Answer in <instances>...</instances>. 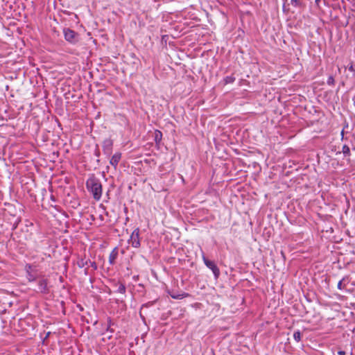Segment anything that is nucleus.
<instances>
[{
    "label": "nucleus",
    "instance_id": "1",
    "mask_svg": "<svg viewBox=\"0 0 355 355\" xmlns=\"http://www.w3.org/2000/svg\"><path fill=\"white\" fill-rule=\"evenodd\" d=\"M87 189L93 195L96 200H99L102 196V184L99 179L92 176L86 182Z\"/></svg>",
    "mask_w": 355,
    "mask_h": 355
},
{
    "label": "nucleus",
    "instance_id": "2",
    "mask_svg": "<svg viewBox=\"0 0 355 355\" xmlns=\"http://www.w3.org/2000/svg\"><path fill=\"white\" fill-rule=\"evenodd\" d=\"M202 259L205 265L212 271L215 279H218L220 276V270L215 262L208 259L204 252H202Z\"/></svg>",
    "mask_w": 355,
    "mask_h": 355
},
{
    "label": "nucleus",
    "instance_id": "3",
    "mask_svg": "<svg viewBox=\"0 0 355 355\" xmlns=\"http://www.w3.org/2000/svg\"><path fill=\"white\" fill-rule=\"evenodd\" d=\"M128 243L132 245V247L138 248L141 245L140 242V236H139V229L136 228L130 236V238L128 240Z\"/></svg>",
    "mask_w": 355,
    "mask_h": 355
},
{
    "label": "nucleus",
    "instance_id": "4",
    "mask_svg": "<svg viewBox=\"0 0 355 355\" xmlns=\"http://www.w3.org/2000/svg\"><path fill=\"white\" fill-rule=\"evenodd\" d=\"M63 33H64V39L67 42H69L71 44H74L78 41V40H77L78 34L74 31H73L70 28H64L63 31Z\"/></svg>",
    "mask_w": 355,
    "mask_h": 355
},
{
    "label": "nucleus",
    "instance_id": "5",
    "mask_svg": "<svg viewBox=\"0 0 355 355\" xmlns=\"http://www.w3.org/2000/svg\"><path fill=\"white\" fill-rule=\"evenodd\" d=\"M113 141L108 138L103 141V151L106 156H110L112 153Z\"/></svg>",
    "mask_w": 355,
    "mask_h": 355
},
{
    "label": "nucleus",
    "instance_id": "6",
    "mask_svg": "<svg viewBox=\"0 0 355 355\" xmlns=\"http://www.w3.org/2000/svg\"><path fill=\"white\" fill-rule=\"evenodd\" d=\"M38 291L42 294H47L49 293V288L48 287V279H40L37 282Z\"/></svg>",
    "mask_w": 355,
    "mask_h": 355
},
{
    "label": "nucleus",
    "instance_id": "7",
    "mask_svg": "<svg viewBox=\"0 0 355 355\" xmlns=\"http://www.w3.org/2000/svg\"><path fill=\"white\" fill-rule=\"evenodd\" d=\"M168 295L175 300H182L184 297H187L190 296V295L188 293L185 292H178L175 291H168Z\"/></svg>",
    "mask_w": 355,
    "mask_h": 355
},
{
    "label": "nucleus",
    "instance_id": "8",
    "mask_svg": "<svg viewBox=\"0 0 355 355\" xmlns=\"http://www.w3.org/2000/svg\"><path fill=\"white\" fill-rule=\"evenodd\" d=\"M121 153H116L112 156V157L110 160V164L112 166H114V168L116 169L119 164V161L121 160Z\"/></svg>",
    "mask_w": 355,
    "mask_h": 355
},
{
    "label": "nucleus",
    "instance_id": "9",
    "mask_svg": "<svg viewBox=\"0 0 355 355\" xmlns=\"http://www.w3.org/2000/svg\"><path fill=\"white\" fill-rule=\"evenodd\" d=\"M26 272V278L29 282H34L36 280V276L33 273L32 266L30 264H27L25 267Z\"/></svg>",
    "mask_w": 355,
    "mask_h": 355
},
{
    "label": "nucleus",
    "instance_id": "10",
    "mask_svg": "<svg viewBox=\"0 0 355 355\" xmlns=\"http://www.w3.org/2000/svg\"><path fill=\"white\" fill-rule=\"evenodd\" d=\"M119 255V250L118 248H114L109 255V263L113 266L115 263L116 259H117Z\"/></svg>",
    "mask_w": 355,
    "mask_h": 355
},
{
    "label": "nucleus",
    "instance_id": "11",
    "mask_svg": "<svg viewBox=\"0 0 355 355\" xmlns=\"http://www.w3.org/2000/svg\"><path fill=\"white\" fill-rule=\"evenodd\" d=\"M348 279L347 277H343L341 280H340L338 283L337 288L338 289L342 291L345 288L346 284L348 283Z\"/></svg>",
    "mask_w": 355,
    "mask_h": 355
},
{
    "label": "nucleus",
    "instance_id": "12",
    "mask_svg": "<svg viewBox=\"0 0 355 355\" xmlns=\"http://www.w3.org/2000/svg\"><path fill=\"white\" fill-rule=\"evenodd\" d=\"M117 289L116 291V293L121 294H125L126 291V287L124 284L119 282L117 284Z\"/></svg>",
    "mask_w": 355,
    "mask_h": 355
},
{
    "label": "nucleus",
    "instance_id": "13",
    "mask_svg": "<svg viewBox=\"0 0 355 355\" xmlns=\"http://www.w3.org/2000/svg\"><path fill=\"white\" fill-rule=\"evenodd\" d=\"M162 133L161 131L159 130H155V135H154V140L155 141L156 144H159L160 143V141H162Z\"/></svg>",
    "mask_w": 355,
    "mask_h": 355
},
{
    "label": "nucleus",
    "instance_id": "14",
    "mask_svg": "<svg viewBox=\"0 0 355 355\" xmlns=\"http://www.w3.org/2000/svg\"><path fill=\"white\" fill-rule=\"evenodd\" d=\"M89 259H80L77 262V265L79 268H84L85 266L89 265Z\"/></svg>",
    "mask_w": 355,
    "mask_h": 355
},
{
    "label": "nucleus",
    "instance_id": "15",
    "mask_svg": "<svg viewBox=\"0 0 355 355\" xmlns=\"http://www.w3.org/2000/svg\"><path fill=\"white\" fill-rule=\"evenodd\" d=\"M235 80L236 78L233 76H227L224 78V82L225 85L233 83L235 81Z\"/></svg>",
    "mask_w": 355,
    "mask_h": 355
},
{
    "label": "nucleus",
    "instance_id": "16",
    "mask_svg": "<svg viewBox=\"0 0 355 355\" xmlns=\"http://www.w3.org/2000/svg\"><path fill=\"white\" fill-rule=\"evenodd\" d=\"M342 152L345 157H349L350 156V148L348 146L344 145L343 146Z\"/></svg>",
    "mask_w": 355,
    "mask_h": 355
},
{
    "label": "nucleus",
    "instance_id": "17",
    "mask_svg": "<svg viewBox=\"0 0 355 355\" xmlns=\"http://www.w3.org/2000/svg\"><path fill=\"white\" fill-rule=\"evenodd\" d=\"M293 338L297 342H300L301 340V332L300 330L295 331L294 332Z\"/></svg>",
    "mask_w": 355,
    "mask_h": 355
},
{
    "label": "nucleus",
    "instance_id": "18",
    "mask_svg": "<svg viewBox=\"0 0 355 355\" xmlns=\"http://www.w3.org/2000/svg\"><path fill=\"white\" fill-rule=\"evenodd\" d=\"M327 85L330 86L334 85V78L332 76H329L327 80Z\"/></svg>",
    "mask_w": 355,
    "mask_h": 355
},
{
    "label": "nucleus",
    "instance_id": "19",
    "mask_svg": "<svg viewBox=\"0 0 355 355\" xmlns=\"http://www.w3.org/2000/svg\"><path fill=\"white\" fill-rule=\"evenodd\" d=\"M89 266H91L92 268H93L94 270H96L97 269V268H98L96 263L95 261H92L90 260H89Z\"/></svg>",
    "mask_w": 355,
    "mask_h": 355
},
{
    "label": "nucleus",
    "instance_id": "20",
    "mask_svg": "<svg viewBox=\"0 0 355 355\" xmlns=\"http://www.w3.org/2000/svg\"><path fill=\"white\" fill-rule=\"evenodd\" d=\"M291 3L292 6L295 7H298L300 6V1L299 0H291Z\"/></svg>",
    "mask_w": 355,
    "mask_h": 355
},
{
    "label": "nucleus",
    "instance_id": "21",
    "mask_svg": "<svg viewBox=\"0 0 355 355\" xmlns=\"http://www.w3.org/2000/svg\"><path fill=\"white\" fill-rule=\"evenodd\" d=\"M94 155L97 157H98L100 156V150L98 148V147L96 148V150H94Z\"/></svg>",
    "mask_w": 355,
    "mask_h": 355
},
{
    "label": "nucleus",
    "instance_id": "22",
    "mask_svg": "<svg viewBox=\"0 0 355 355\" xmlns=\"http://www.w3.org/2000/svg\"><path fill=\"white\" fill-rule=\"evenodd\" d=\"M337 353L338 355H345L346 354L345 351L342 350V349L338 350Z\"/></svg>",
    "mask_w": 355,
    "mask_h": 355
},
{
    "label": "nucleus",
    "instance_id": "23",
    "mask_svg": "<svg viewBox=\"0 0 355 355\" xmlns=\"http://www.w3.org/2000/svg\"><path fill=\"white\" fill-rule=\"evenodd\" d=\"M84 274L85 275H89V268H86L85 270H84Z\"/></svg>",
    "mask_w": 355,
    "mask_h": 355
},
{
    "label": "nucleus",
    "instance_id": "24",
    "mask_svg": "<svg viewBox=\"0 0 355 355\" xmlns=\"http://www.w3.org/2000/svg\"><path fill=\"white\" fill-rule=\"evenodd\" d=\"M320 0H315V3H318V2L320 1Z\"/></svg>",
    "mask_w": 355,
    "mask_h": 355
},
{
    "label": "nucleus",
    "instance_id": "25",
    "mask_svg": "<svg viewBox=\"0 0 355 355\" xmlns=\"http://www.w3.org/2000/svg\"><path fill=\"white\" fill-rule=\"evenodd\" d=\"M350 70H353L352 66L349 68Z\"/></svg>",
    "mask_w": 355,
    "mask_h": 355
}]
</instances>
